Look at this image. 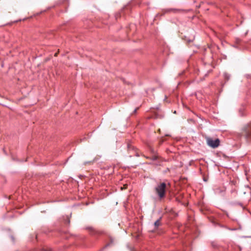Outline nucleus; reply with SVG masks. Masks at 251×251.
Listing matches in <instances>:
<instances>
[{"mask_svg":"<svg viewBox=\"0 0 251 251\" xmlns=\"http://www.w3.org/2000/svg\"><path fill=\"white\" fill-rule=\"evenodd\" d=\"M185 12V10L180 9H174V8H169L165 10L164 13H168V12H173L175 13H183Z\"/></svg>","mask_w":251,"mask_h":251,"instance_id":"3","label":"nucleus"},{"mask_svg":"<svg viewBox=\"0 0 251 251\" xmlns=\"http://www.w3.org/2000/svg\"><path fill=\"white\" fill-rule=\"evenodd\" d=\"M224 76H225V78L227 80H228L230 77L229 75L226 73L224 74Z\"/></svg>","mask_w":251,"mask_h":251,"instance_id":"6","label":"nucleus"},{"mask_svg":"<svg viewBox=\"0 0 251 251\" xmlns=\"http://www.w3.org/2000/svg\"><path fill=\"white\" fill-rule=\"evenodd\" d=\"M87 229H90V230H93L92 227H87Z\"/></svg>","mask_w":251,"mask_h":251,"instance_id":"10","label":"nucleus"},{"mask_svg":"<svg viewBox=\"0 0 251 251\" xmlns=\"http://www.w3.org/2000/svg\"><path fill=\"white\" fill-rule=\"evenodd\" d=\"M206 141L207 145L213 148H217L219 146L220 143L219 139L213 140L211 138H208Z\"/></svg>","mask_w":251,"mask_h":251,"instance_id":"2","label":"nucleus"},{"mask_svg":"<svg viewBox=\"0 0 251 251\" xmlns=\"http://www.w3.org/2000/svg\"><path fill=\"white\" fill-rule=\"evenodd\" d=\"M244 130L246 138L249 139L251 138V129H249L248 127H245Z\"/></svg>","mask_w":251,"mask_h":251,"instance_id":"4","label":"nucleus"},{"mask_svg":"<svg viewBox=\"0 0 251 251\" xmlns=\"http://www.w3.org/2000/svg\"><path fill=\"white\" fill-rule=\"evenodd\" d=\"M212 246H213V247H215V245H214L213 244H212Z\"/></svg>","mask_w":251,"mask_h":251,"instance_id":"12","label":"nucleus"},{"mask_svg":"<svg viewBox=\"0 0 251 251\" xmlns=\"http://www.w3.org/2000/svg\"><path fill=\"white\" fill-rule=\"evenodd\" d=\"M166 184L164 182L158 184L155 188L156 194L161 199L165 197Z\"/></svg>","mask_w":251,"mask_h":251,"instance_id":"1","label":"nucleus"},{"mask_svg":"<svg viewBox=\"0 0 251 251\" xmlns=\"http://www.w3.org/2000/svg\"><path fill=\"white\" fill-rule=\"evenodd\" d=\"M225 191V189L221 190H221L219 191V190L218 189H216L215 192H216V193H221V192H224Z\"/></svg>","mask_w":251,"mask_h":251,"instance_id":"8","label":"nucleus"},{"mask_svg":"<svg viewBox=\"0 0 251 251\" xmlns=\"http://www.w3.org/2000/svg\"><path fill=\"white\" fill-rule=\"evenodd\" d=\"M160 225V220H157L154 223V226L156 227H157Z\"/></svg>","mask_w":251,"mask_h":251,"instance_id":"5","label":"nucleus"},{"mask_svg":"<svg viewBox=\"0 0 251 251\" xmlns=\"http://www.w3.org/2000/svg\"><path fill=\"white\" fill-rule=\"evenodd\" d=\"M137 109H138V108H136V109H135L134 110V111H133V113H135L136 112V111H137Z\"/></svg>","mask_w":251,"mask_h":251,"instance_id":"9","label":"nucleus"},{"mask_svg":"<svg viewBox=\"0 0 251 251\" xmlns=\"http://www.w3.org/2000/svg\"><path fill=\"white\" fill-rule=\"evenodd\" d=\"M192 41H193V40H189V42H192Z\"/></svg>","mask_w":251,"mask_h":251,"instance_id":"11","label":"nucleus"},{"mask_svg":"<svg viewBox=\"0 0 251 251\" xmlns=\"http://www.w3.org/2000/svg\"><path fill=\"white\" fill-rule=\"evenodd\" d=\"M241 42V40L239 38H236L235 39V42H236V43H237L238 44H240Z\"/></svg>","mask_w":251,"mask_h":251,"instance_id":"7","label":"nucleus"}]
</instances>
